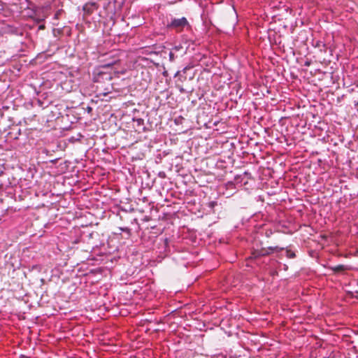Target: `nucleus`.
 I'll return each mask as SVG.
<instances>
[{
	"label": "nucleus",
	"instance_id": "nucleus-14",
	"mask_svg": "<svg viewBox=\"0 0 358 358\" xmlns=\"http://www.w3.org/2000/svg\"><path fill=\"white\" fill-rule=\"evenodd\" d=\"M180 92H184V90H183V89H182V88H180Z\"/></svg>",
	"mask_w": 358,
	"mask_h": 358
},
{
	"label": "nucleus",
	"instance_id": "nucleus-12",
	"mask_svg": "<svg viewBox=\"0 0 358 358\" xmlns=\"http://www.w3.org/2000/svg\"><path fill=\"white\" fill-rule=\"evenodd\" d=\"M190 68H191V67L186 66V67H185V68L183 69L182 71H183L184 73H185V72L187 71V70L189 69Z\"/></svg>",
	"mask_w": 358,
	"mask_h": 358
},
{
	"label": "nucleus",
	"instance_id": "nucleus-13",
	"mask_svg": "<svg viewBox=\"0 0 358 358\" xmlns=\"http://www.w3.org/2000/svg\"><path fill=\"white\" fill-rule=\"evenodd\" d=\"M110 18H111V20H113V25H114L115 23V20L113 19V17H111Z\"/></svg>",
	"mask_w": 358,
	"mask_h": 358
},
{
	"label": "nucleus",
	"instance_id": "nucleus-8",
	"mask_svg": "<svg viewBox=\"0 0 358 358\" xmlns=\"http://www.w3.org/2000/svg\"><path fill=\"white\" fill-rule=\"evenodd\" d=\"M116 62H117V61L115 60V61H114V62H111V63L106 64H104V65L103 66V67H109V66H113V65L115 64H116Z\"/></svg>",
	"mask_w": 358,
	"mask_h": 358
},
{
	"label": "nucleus",
	"instance_id": "nucleus-4",
	"mask_svg": "<svg viewBox=\"0 0 358 358\" xmlns=\"http://www.w3.org/2000/svg\"><path fill=\"white\" fill-rule=\"evenodd\" d=\"M332 269L335 272H341L347 270L348 267L345 265L341 264L334 267Z\"/></svg>",
	"mask_w": 358,
	"mask_h": 358
},
{
	"label": "nucleus",
	"instance_id": "nucleus-11",
	"mask_svg": "<svg viewBox=\"0 0 358 358\" xmlns=\"http://www.w3.org/2000/svg\"><path fill=\"white\" fill-rule=\"evenodd\" d=\"M136 121H137L138 124H141L143 123V120H142V119H138Z\"/></svg>",
	"mask_w": 358,
	"mask_h": 358
},
{
	"label": "nucleus",
	"instance_id": "nucleus-15",
	"mask_svg": "<svg viewBox=\"0 0 358 358\" xmlns=\"http://www.w3.org/2000/svg\"><path fill=\"white\" fill-rule=\"evenodd\" d=\"M357 253H358V250H357Z\"/></svg>",
	"mask_w": 358,
	"mask_h": 358
},
{
	"label": "nucleus",
	"instance_id": "nucleus-5",
	"mask_svg": "<svg viewBox=\"0 0 358 358\" xmlns=\"http://www.w3.org/2000/svg\"><path fill=\"white\" fill-rule=\"evenodd\" d=\"M286 256H287V257L292 259V258H294L296 255L294 252L291 251L290 250H286Z\"/></svg>",
	"mask_w": 358,
	"mask_h": 358
},
{
	"label": "nucleus",
	"instance_id": "nucleus-9",
	"mask_svg": "<svg viewBox=\"0 0 358 358\" xmlns=\"http://www.w3.org/2000/svg\"><path fill=\"white\" fill-rule=\"evenodd\" d=\"M62 13V10H59L56 12V13L55 14V17L58 19L59 17V15H61V13Z\"/></svg>",
	"mask_w": 358,
	"mask_h": 358
},
{
	"label": "nucleus",
	"instance_id": "nucleus-2",
	"mask_svg": "<svg viewBox=\"0 0 358 358\" xmlns=\"http://www.w3.org/2000/svg\"><path fill=\"white\" fill-rule=\"evenodd\" d=\"M189 23L185 17L179 19H173L171 20L169 27L178 29H182L185 26H188Z\"/></svg>",
	"mask_w": 358,
	"mask_h": 358
},
{
	"label": "nucleus",
	"instance_id": "nucleus-6",
	"mask_svg": "<svg viewBox=\"0 0 358 358\" xmlns=\"http://www.w3.org/2000/svg\"><path fill=\"white\" fill-rule=\"evenodd\" d=\"M113 3L115 6H117L118 7L121 8L122 5L124 4V0H113Z\"/></svg>",
	"mask_w": 358,
	"mask_h": 358
},
{
	"label": "nucleus",
	"instance_id": "nucleus-3",
	"mask_svg": "<svg viewBox=\"0 0 358 358\" xmlns=\"http://www.w3.org/2000/svg\"><path fill=\"white\" fill-rule=\"evenodd\" d=\"M99 8V6L96 2H88L86 3L83 8V10L84 14L86 15H90L94 11L97 10Z\"/></svg>",
	"mask_w": 358,
	"mask_h": 358
},
{
	"label": "nucleus",
	"instance_id": "nucleus-10",
	"mask_svg": "<svg viewBox=\"0 0 358 358\" xmlns=\"http://www.w3.org/2000/svg\"><path fill=\"white\" fill-rule=\"evenodd\" d=\"M216 204H217V203L215 201H211L209 203V206L211 207V208H213Z\"/></svg>",
	"mask_w": 358,
	"mask_h": 358
},
{
	"label": "nucleus",
	"instance_id": "nucleus-7",
	"mask_svg": "<svg viewBox=\"0 0 358 358\" xmlns=\"http://www.w3.org/2000/svg\"><path fill=\"white\" fill-rule=\"evenodd\" d=\"M169 60L171 62H173L174 59H175V55L173 52H170L169 54Z\"/></svg>",
	"mask_w": 358,
	"mask_h": 358
},
{
	"label": "nucleus",
	"instance_id": "nucleus-1",
	"mask_svg": "<svg viewBox=\"0 0 358 358\" xmlns=\"http://www.w3.org/2000/svg\"><path fill=\"white\" fill-rule=\"evenodd\" d=\"M283 250H284V248H280L278 246L268 247V248H262L260 250H257V251L254 252L253 255L256 258L258 257L266 256V255H268L271 252H280Z\"/></svg>",
	"mask_w": 358,
	"mask_h": 358
}]
</instances>
